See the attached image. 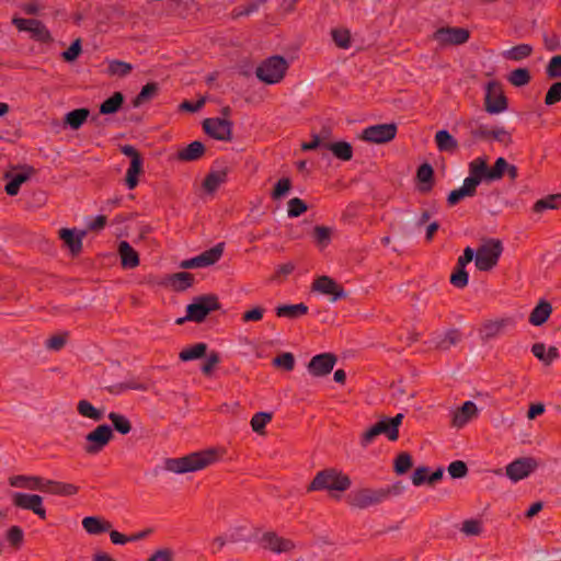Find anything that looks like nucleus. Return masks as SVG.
Here are the masks:
<instances>
[{
	"label": "nucleus",
	"instance_id": "13d9d810",
	"mask_svg": "<svg viewBox=\"0 0 561 561\" xmlns=\"http://www.w3.org/2000/svg\"><path fill=\"white\" fill-rule=\"evenodd\" d=\"M469 275L466 267L457 266L450 275V284L456 288H465L468 285Z\"/></svg>",
	"mask_w": 561,
	"mask_h": 561
},
{
	"label": "nucleus",
	"instance_id": "9d476101",
	"mask_svg": "<svg viewBox=\"0 0 561 561\" xmlns=\"http://www.w3.org/2000/svg\"><path fill=\"white\" fill-rule=\"evenodd\" d=\"M484 107L490 114H499L507 110V98L500 82L490 81L486 83Z\"/></svg>",
	"mask_w": 561,
	"mask_h": 561
},
{
	"label": "nucleus",
	"instance_id": "a18cd8bd",
	"mask_svg": "<svg viewBox=\"0 0 561 561\" xmlns=\"http://www.w3.org/2000/svg\"><path fill=\"white\" fill-rule=\"evenodd\" d=\"M462 339V334L458 329L448 330L445 335L437 342L436 347L442 351H448L451 346L457 345Z\"/></svg>",
	"mask_w": 561,
	"mask_h": 561
},
{
	"label": "nucleus",
	"instance_id": "5701e85b",
	"mask_svg": "<svg viewBox=\"0 0 561 561\" xmlns=\"http://www.w3.org/2000/svg\"><path fill=\"white\" fill-rule=\"evenodd\" d=\"M85 231L76 232L75 229L62 228L59 230V237L65 242L72 255H78L82 251V239Z\"/></svg>",
	"mask_w": 561,
	"mask_h": 561
},
{
	"label": "nucleus",
	"instance_id": "6ab92c4d",
	"mask_svg": "<svg viewBox=\"0 0 561 561\" xmlns=\"http://www.w3.org/2000/svg\"><path fill=\"white\" fill-rule=\"evenodd\" d=\"M20 169V172H7L4 175L5 179H10L4 187V191L9 196H15L19 193L21 185L35 173V169L31 165H22Z\"/></svg>",
	"mask_w": 561,
	"mask_h": 561
},
{
	"label": "nucleus",
	"instance_id": "473e14b6",
	"mask_svg": "<svg viewBox=\"0 0 561 561\" xmlns=\"http://www.w3.org/2000/svg\"><path fill=\"white\" fill-rule=\"evenodd\" d=\"M323 148L330 150L333 156L342 161H350L353 158L352 145L347 141L327 142Z\"/></svg>",
	"mask_w": 561,
	"mask_h": 561
},
{
	"label": "nucleus",
	"instance_id": "09e8293b",
	"mask_svg": "<svg viewBox=\"0 0 561 561\" xmlns=\"http://www.w3.org/2000/svg\"><path fill=\"white\" fill-rule=\"evenodd\" d=\"M133 70V66L129 62L122 60H111L107 67V73L110 76L126 77Z\"/></svg>",
	"mask_w": 561,
	"mask_h": 561
},
{
	"label": "nucleus",
	"instance_id": "4be33fe9",
	"mask_svg": "<svg viewBox=\"0 0 561 561\" xmlns=\"http://www.w3.org/2000/svg\"><path fill=\"white\" fill-rule=\"evenodd\" d=\"M478 414V408L474 402L466 401L460 408H458L451 420V425L457 428L465 426L470 420Z\"/></svg>",
	"mask_w": 561,
	"mask_h": 561
},
{
	"label": "nucleus",
	"instance_id": "393cba45",
	"mask_svg": "<svg viewBox=\"0 0 561 561\" xmlns=\"http://www.w3.org/2000/svg\"><path fill=\"white\" fill-rule=\"evenodd\" d=\"M118 254L123 268H135L139 265V255L127 241L119 242Z\"/></svg>",
	"mask_w": 561,
	"mask_h": 561
},
{
	"label": "nucleus",
	"instance_id": "69168bd1",
	"mask_svg": "<svg viewBox=\"0 0 561 561\" xmlns=\"http://www.w3.org/2000/svg\"><path fill=\"white\" fill-rule=\"evenodd\" d=\"M82 46H81V39L77 38L75 39L71 45L66 49L61 56L65 61L71 62L75 61L81 54Z\"/></svg>",
	"mask_w": 561,
	"mask_h": 561
},
{
	"label": "nucleus",
	"instance_id": "7ed1b4c3",
	"mask_svg": "<svg viewBox=\"0 0 561 561\" xmlns=\"http://www.w3.org/2000/svg\"><path fill=\"white\" fill-rule=\"evenodd\" d=\"M352 485L351 478L336 468L323 469L314 476L307 486V492L314 491H339L345 492Z\"/></svg>",
	"mask_w": 561,
	"mask_h": 561
},
{
	"label": "nucleus",
	"instance_id": "f3484780",
	"mask_svg": "<svg viewBox=\"0 0 561 561\" xmlns=\"http://www.w3.org/2000/svg\"><path fill=\"white\" fill-rule=\"evenodd\" d=\"M261 547L274 553L289 552L295 549L290 539L278 536L275 531H265L259 540Z\"/></svg>",
	"mask_w": 561,
	"mask_h": 561
},
{
	"label": "nucleus",
	"instance_id": "338daca9",
	"mask_svg": "<svg viewBox=\"0 0 561 561\" xmlns=\"http://www.w3.org/2000/svg\"><path fill=\"white\" fill-rule=\"evenodd\" d=\"M561 101V81L554 82L546 93L545 104L548 106L554 105Z\"/></svg>",
	"mask_w": 561,
	"mask_h": 561
},
{
	"label": "nucleus",
	"instance_id": "4d7b16f0",
	"mask_svg": "<svg viewBox=\"0 0 561 561\" xmlns=\"http://www.w3.org/2000/svg\"><path fill=\"white\" fill-rule=\"evenodd\" d=\"M291 190V181L289 178L279 179L271 193V197L274 201L283 198L285 195L289 193Z\"/></svg>",
	"mask_w": 561,
	"mask_h": 561
},
{
	"label": "nucleus",
	"instance_id": "f704fd0d",
	"mask_svg": "<svg viewBox=\"0 0 561 561\" xmlns=\"http://www.w3.org/2000/svg\"><path fill=\"white\" fill-rule=\"evenodd\" d=\"M205 153V146L203 142L195 140L188 144L184 149L179 151V159L182 161H196Z\"/></svg>",
	"mask_w": 561,
	"mask_h": 561
},
{
	"label": "nucleus",
	"instance_id": "ddd939ff",
	"mask_svg": "<svg viewBox=\"0 0 561 561\" xmlns=\"http://www.w3.org/2000/svg\"><path fill=\"white\" fill-rule=\"evenodd\" d=\"M233 123L228 118H205L204 131L216 140L230 141L232 139Z\"/></svg>",
	"mask_w": 561,
	"mask_h": 561
},
{
	"label": "nucleus",
	"instance_id": "052dcab7",
	"mask_svg": "<svg viewBox=\"0 0 561 561\" xmlns=\"http://www.w3.org/2000/svg\"><path fill=\"white\" fill-rule=\"evenodd\" d=\"M7 540L12 547L20 549L24 540L22 528L20 526H11L7 531Z\"/></svg>",
	"mask_w": 561,
	"mask_h": 561
},
{
	"label": "nucleus",
	"instance_id": "49530a36",
	"mask_svg": "<svg viewBox=\"0 0 561 561\" xmlns=\"http://www.w3.org/2000/svg\"><path fill=\"white\" fill-rule=\"evenodd\" d=\"M111 394H121L127 390H146V386L136 380L107 386L105 388Z\"/></svg>",
	"mask_w": 561,
	"mask_h": 561
},
{
	"label": "nucleus",
	"instance_id": "f03ea898",
	"mask_svg": "<svg viewBox=\"0 0 561 561\" xmlns=\"http://www.w3.org/2000/svg\"><path fill=\"white\" fill-rule=\"evenodd\" d=\"M217 460L215 449H206L202 451L191 453L179 458H167L164 460V469L174 473H187L202 470Z\"/></svg>",
	"mask_w": 561,
	"mask_h": 561
},
{
	"label": "nucleus",
	"instance_id": "aec40b11",
	"mask_svg": "<svg viewBox=\"0 0 561 561\" xmlns=\"http://www.w3.org/2000/svg\"><path fill=\"white\" fill-rule=\"evenodd\" d=\"M514 322L511 318H503L499 320L485 321L479 329L480 339L483 342L495 339L504 332V329L508 325H513Z\"/></svg>",
	"mask_w": 561,
	"mask_h": 561
},
{
	"label": "nucleus",
	"instance_id": "a878e982",
	"mask_svg": "<svg viewBox=\"0 0 561 561\" xmlns=\"http://www.w3.org/2000/svg\"><path fill=\"white\" fill-rule=\"evenodd\" d=\"M229 173L228 168L220 170H210L203 181V187L208 193H214L217 188L227 181Z\"/></svg>",
	"mask_w": 561,
	"mask_h": 561
},
{
	"label": "nucleus",
	"instance_id": "58836bf2",
	"mask_svg": "<svg viewBox=\"0 0 561 561\" xmlns=\"http://www.w3.org/2000/svg\"><path fill=\"white\" fill-rule=\"evenodd\" d=\"M561 207V194H550L543 198L538 199L534 206L533 211L541 214L548 209H558Z\"/></svg>",
	"mask_w": 561,
	"mask_h": 561
},
{
	"label": "nucleus",
	"instance_id": "c756f323",
	"mask_svg": "<svg viewBox=\"0 0 561 561\" xmlns=\"http://www.w3.org/2000/svg\"><path fill=\"white\" fill-rule=\"evenodd\" d=\"M435 142L440 152L454 153L458 149V142L454 136L446 129L438 130L435 134Z\"/></svg>",
	"mask_w": 561,
	"mask_h": 561
},
{
	"label": "nucleus",
	"instance_id": "a211bd4d",
	"mask_svg": "<svg viewBox=\"0 0 561 561\" xmlns=\"http://www.w3.org/2000/svg\"><path fill=\"white\" fill-rule=\"evenodd\" d=\"M312 289L323 295H331L332 301L346 298L344 288L329 276H320L312 283Z\"/></svg>",
	"mask_w": 561,
	"mask_h": 561
},
{
	"label": "nucleus",
	"instance_id": "1a4fd4ad",
	"mask_svg": "<svg viewBox=\"0 0 561 561\" xmlns=\"http://www.w3.org/2000/svg\"><path fill=\"white\" fill-rule=\"evenodd\" d=\"M12 24L20 32L31 33V38L36 42L49 43L53 41L50 32L41 20L14 16L12 19Z\"/></svg>",
	"mask_w": 561,
	"mask_h": 561
},
{
	"label": "nucleus",
	"instance_id": "dca6fc26",
	"mask_svg": "<svg viewBox=\"0 0 561 561\" xmlns=\"http://www.w3.org/2000/svg\"><path fill=\"white\" fill-rule=\"evenodd\" d=\"M337 357L333 353H321L314 355L308 363V371L313 377H324L334 368Z\"/></svg>",
	"mask_w": 561,
	"mask_h": 561
},
{
	"label": "nucleus",
	"instance_id": "603ef678",
	"mask_svg": "<svg viewBox=\"0 0 561 561\" xmlns=\"http://www.w3.org/2000/svg\"><path fill=\"white\" fill-rule=\"evenodd\" d=\"M531 76L527 68H517L510 73L508 81L515 87H523L530 82Z\"/></svg>",
	"mask_w": 561,
	"mask_h": 561
},
{
	"label": "nucleus",
	"instance_id": "864d4df0",
	"mask_svg": "<svg viewBox=\"0 0 561 561\" xmlns=\"http://www.w3.org/2000/svg\"><path fill=\"white\" fill-rule=\"evenodd\" d=\"M331 35L337 47L343 49L351 47V33L347 28H333Z\"/></svg>",
	"mask_w": 561,
	"mask_h": 561
},
{
	"label": "nucleus",
	"instance_id": "2eb2a0df",
	"mask_svg": "<svg viewBox=\"0 0 561 561\" xmlns=\"http://www.w3.org/2000/svg\"><path fill=\"white\" fill-rule=\"evenodd\" d=\"M14 506L32 511L41 519H46V510L43 506V497L38 494L15 492L12 496Z\"/></svg>",
	"mask_w": 561,
	"mask_h": 561
},
{
	"label": "nucleus",
	"instance_id": "9b49d317",
	"mask_svg": "<svg viewBox=\"0 0 561 561\" xmlns=\"http://www.w3.org/2000/svg\"><path fill=\"white\" fill-rule=\"evenodd\" d=\"M432 38L442 47L462 45L470 38V32L465 27L443 26L433 33Z\"/></svg>",
	"mask_w": 561,
	"mask_h": 561
},
{
	"label": "nucleus",
	"instance_id": "de8ad7c7",
	"mask_svg": "<svg viewBox=\"0 0 561 561\" xmlns=\"http://www.w3.org/2000/svg\"><path fill=\"white\" fill-rule=\"evenodd\" d=\"M489 167L485 160L478 158L469 164L470 176L476 178L481 182L483 179L488 181Z\"/></svg>",
	"mask_w": 561,
	"mask_h": 561
},
{
	"label": "nucleus",
	"instance_id": "c9c22d12",
	"mask_svg": "<svg viewBox=\"0 0 561 561\" xmlns=\"http://www.w3.org/2000/svg\"><path fill=\"white\" fill-rule=\"evenodd\" d=\"M125 96L122 92H114L108 99L101 103L100 114L110 115L117 113L122 108Z\"/></svg>",
	"mask_w": 561,
	"mask_h": 561
},
{
	"label": "nucleus",
	"instance_id": "6e6d98bb",
	"mask_svg": "<svg viewBox=\"0 0 561 561\" xmlns=\"http://www.w3.org/2000/svg\"><path fill=\"white\" fill-rule=\"evenodd\" d=\"M287 206V214L290 218H297L308 210V205L299 197L289 199Z\"/></svg>",
	"mask_w": 561,
	"mask_h": 561
},
{
	"label": "nucleus",
	"instance_id": "423d86ee",
	"mask_svg": "<svg viewBox=\"0 0 561 561\" xmlns=\"http://www.w3.org/2000/svg\"><path fill=\"white\" fill-rule=\"evenodd\" d=\"M221 308L219 298L215 294L201 295L194 298L186 307V319L197 323L203 322L206 317Z\"/></svg>",
	"mask_w": 561,
	"mask_h": 561
},
{
	"label": "nucleus",
	"instance_id": "0e129e2a",
	"mask_svg": "<svg viewBox=\"0 0 561 561\" xmlns=\"http://www.w3.org/2000/svg\"><path fill=\"white\" fill-rule=\"evenodd\" d=\"M227 537L228 541L231 543L247 542L250 540V537L247 534L245 526H237L231 528Z\"/></svg>",
	"mask_w": 561,
	"mask_h": 561
},
{
	"label": "nucleus",
	"instance_id": "2f4dec72",
	"mask_svg": "<svg viewBox=\"0 0 561 561\" xmlns=\"http://www.w3.org/2000/svg\"><path fill=\"white\" fill-rule=\"evenodd\" d=\"M416 179L421 183L420 192L427 193L434 185V169L430 163H423L417 168Z\"/></svg>",
	"mask_w": 561,
	"mask_h": 561
},
{
	"label": "nucleus",
	"instance_id": "39448f33",
	"mask_svg": "<svg viewBox=\"0 0 561 561\" xmlns=\"http://www.w3.org/2000/svg\"><path fill=\"white\" fill-rule=\"evenodd\" d=\"M503 252V244L500 239L490 238L476 251V267L479 271L488 272L497 265Z\"/></svg>",
	"mask_w": 561,
	"mask_h": 561
},
{
	"label": "nucleus",
	"instance_id": "37998d69",
	"mask_svg": "<svg viewBox=\"0 0 561 561\" xmlns=\"http://www.w3.org/2000/svg\"><path fill=\"white\" fill-rule=\"evenodd\" d=\"M107 417L112 422L113 431H116L121 435H127L130 433L131 423L127 416L117 412H110Z\"/></svg>",
	"mask_w": 561,
	"mask_h": 561
},
{
	"label": "nucleus",
	"instance_id": "8fccbe9b",
	"mask_svg": "<svg viewBox=\"0 0 561 561\" xmlns=\"http://www.w3.org/2000/svg\"><path fill=\"white\" fill-rule=\"evenodd\" d=\"M467 126L470 128V135L473 139L491 140V129L476 121H470Z\"/></svg>",
	"mask_w": 561,
	"mask_h": 561
},
{
	"label": "nucleus",
	"instance_id": "7c9ffc66",
	"mask_svg": "<svg viewBox=\"0 0 561 561\" xmlns=\"http://www.w3.org/2000/svg\"><path fill=\"white\" fill-rule=\"evenodd\" d=\"M275 313L279 318L298 319L308 313V306L304 302L296 305H279L275 308Z\"/></svg>",
	"mask_w": 561,
	"mask_h": 561
},
{
	"label": "nucleus",
	"instance_id": "b1692460",
	"mask_svg": "<svg viewBox=\"0 0 561 561\" xmlns=\"http://www.w3.org/2000/svg\"><path fill=\"white\" fill-rule=\"evenodd\" d=\"M552 313V306L546 299H540L529 314L528 321L533 325L540 327L547 322Z\"/></svg>",
	"mask_w": 561,
	"mask_h": 561
},
{
	"label": "nucleus",
	"instance_id": "cd10ccee",
	"mask_svg": "<svg viewBox=\"0 0 561 561\" xmlns=\"http://www.w3.org/2000/svg\"><path fill=\"white\" fill-rule=\"evenodd\" d=\"M224 250L225 243L219 242L215 247L202 252L196 256L197 261L199 262V267H207L217 263L221 259Z\"/></svg>",
	"mask_w": 561,
	"mask_h": 561
},
{
	"label": "nucleus",
	"instance_id": "20e7f679",
	"mask_svg": "<svg viewBox=\"0 0 561 561\" xmlns=\"http://www.w3.org/2000/svg\"><path fill=\"white\" fill-rule=\"evenodd\" d=\"M288 67V61L283 56L274 55L257 66L255 75L260 81L275 84L284 79Z\"/></svg>",
	"mask_w": 561,
	"mask_h": 561
},
{
	"label": "nucleus",
	"instance_id": "f257e3e1",
	"mask_svg": "<svg viewBox=\"0 0 561 561\" xmlns=\"http://www.w3.org/2000/svg\"><path fill=\"white\" fill-rule=\"evenodd\" d=\"M404 491L402 482L398 481L391 485L380 489L363 488L355 490L347 495V503L355 508L364 510L373 505L381 504Z\"/></svg>",
	"mask_w": 561,
	"mask_h": 561
},
{
	"label": "nucleus",
	"instance_id": "c03bdc74",
	"mask_svg": "<svg viewBox=\"0 0 561 561\" xmlns=\"http://www.w3.org/2000/svg\"><path fill=\"white\" fill-rule=\"evenodd\" d=\"M207 348L206 343H196L190 347L183 348L180 352L179 357L183 362L198 359L206 355Z\"/></svg>",
	"mask_w": 561,
	"mask_h": 561
},
{
	"label": "nucleus",
	"instance_id": "e433bc0d",
	"mask_svg": "<svg viewBox=\"0 0 561 561\" xmlns=\"http://www.w3.org/2000/svg\"><path fill=\"white\" fill-rule=\"evenodd\" d=\"M168 280L175 291H184L192 287L194 283V276L188 272H179L170 275Z\"/></svg>",
	"mask_w": 561,
	"mask_h": 561
},
{
	"label": "nucleus",
	"instance_id": "0eeeda50",
	"mask_svg": "<svg viewBox=\"0 0 561 561\" xmlns=\"http://www.w3.org/2000/svg\"><path fill=\"white\" fill-rule=\"evenodd\" d=\"M121 152L130 158L129 168L125 176V184L129 190H134L139 183L138 176L144 173V158L131 145L121 146Z\"/></svg>",
	"mask_w": 561,
	"mask_h": 561
},
{
	"label": "nucleus",
	"instance_id": "c85d7f7f",
	"mask_svg": "<svg viewBox=\"0 0 561 561\" xmlns=\"http://www.w3.org/2000/svg\"><path fill=\"white\" fill-rule=\"evenodd\" d=\"M82 526L88 534L99 535L110 531L112 524L98 516H87L82 519Z\"/></svg>",
	"mask_w": 561,
	"mask_h": 561
},
{
	"label": "nucleus",
	"instance_id": "4468645a",
	"mask_svg": "<svg viewBox=\"0 0 561 561\" xmlns=\"http://www.w3.org/2000/svg\"><path fill=\"white\" fill-rule=\"evenodd\" d=\"M538 467V462L533 457H520L506 466V476L514 482L527 478Z\"/></svg>",
	"mask_w": 561,
	"mask_h": 561
},
{
	"label": "nucleus",
	"instance_id": "bf43d9fd",
	"mask_svg": "<svg viewBox=\"0 0 561 561\" xmlns=\"http://www.w3.org/2000/svg\"><path fill=\"white\" fill-rule=\"evenodd\" d=\"M507 168V161L505 158L500 157L495 160V163L492 168H489L488 171V181H496L503 178L505 173V169Z\"/></svg>",
	"mask_w": 561,
	"mask_h": 561
},
{
	"label": "nucleus",
	"instance_id": "ea45409f",
	"mask_svg": "<svg viewBox=\"0 0 561 561\" xmlns=\"http://www.w3.org/2000/svg\"><path fill=\"white\" fill-rule=\"evenodd\" d=\"M77 411L81 416L93 420L95 422L102 421L104 417L103 411L96 409L88 400H80L77 404Z\"/></svg>",
	"mask_w": 561,
	"mask_h": 561
},
{
	"label": "nucleus",
	"instance_id": "412c9836",
	"mask_svg": "<svg viewBox=\"0 0 561 561\" xmlns=\"http://www.w3.org/2000/svg\"><path fill=\"white\" fill-rule=\"evenodd\" d=\"M41 492L58 496H72L79 492V486L72 483L44 479Z\"/></svg>",
	"mask_w": 561,
	"mask_h": 561
},
{
	"label": "nucleus",
	"instance_id": "6e6552de",
	"mask_svg": "<svg viewBox=\"0 0 561 561\" xmlns=\"http://www.w3.org/2000/svg\"><path fill=\"white\" fill-rule=\"evenodd\" d=\"M113 430L107 424L96 426L85 436L87 444L84 451L89 455H96L104 449V447L113 439Z\"/></svg>",
	"mask_w": 561,
	"mask_h": 561
},
{
	"label": "nucleus",
	"instance_id": "a19ab883",
	"mask_svg": "<svg viewBox=\"0 0 561 561\" xmlns=\"http://www.w3.org/2000/svg\"><path fill=\"white\" fill-rule=\"evenodd\" d=\"M533 46L529 44H518L505 50L502 55L507 60L520 61L528 58L533 54Z\"/></svg>",
	"mask_w": 561,
	"mask_h": 561
},
{
	"label": "nucleus",
	"instance_id": "bb28decb",
	"mask_svg": "<svg viewBox=\"0 0 561 561\" xmlns=\"http://www.w3.org/2000/svg\"><path fill=\"white\" fill-rule=\"evenodd\" d=\"M44 478L39 476L18 474L9 479V483L14 488H24L41 491Z\"/></svg>",
	"mask_w": 561,
	"mask_h": 561
},
{
	"label": "nucleus",
	"instance_id": "72a5a7b5",
	"mask_svg": "<svg viewBox=\"0 0 561 561\" xmlns=\"http://www.w3.org/2000/svg\"><path fill=\"white\" fill-rule=\"evenodd\" d=\"M90 116V110L87 107L76 108L73 111L68 112L65 115L64 123L65 125L70 126L72 129H79Z\"/></svg>",
	"mask_w": 561,
	"mask_h": 561
},
{
	"label": "nucleus",
	"instance_id": "4c0bfd02",
	"mask_svg": "<svg viewBox=\"0 0 561 561\" xmlns=\"http://www.w3.org/2000/svg\"><path fill=\"white\" fill-rule=\"evenodd\" d=\"M159 92V84L157 82H148L145 84L140 92L135 96V99L131 101V104L134 107H139L144 103L152 100L158 95Z\"/></svg>",
	"mask_w": 561,
	"mask_h": 561
},
{
	"label": "nucleus",
	"instance_id": "3c124183",
	"mask_svg": "<svg viewBox=\"0 0 561 561\" xmlns=\"http://www.w3.org/2000/svg\"><path fill=\"white\" fill-rule=\"evenodd\" d=\"M273 414L270 412H257L251 419V427L252 431L262 434L264 433V428L266 424L272 420Z\"/></svg>",
	"mask_w": 561,
	"mask_h": 561
},
{
	"label": "nucleus",
	"instance_id": "774afa93",
	"mask_svg": "<svg viewBox=\"0 0 561 561\" xmlns=\"http://www.w3.org/2000/svg\"><path fill=\"white\" fill-rule=\"evenodd\" d=\"M548 78L556 79L561 77V55L553 56L546 67Z\"/></svg>",
	"mask_w": 561,
	"mask_h": 561
},
{
	"label": "nucleus",
	"instance_id": "680f3d73",
	"mask_svg": "<svg viewBox=\"0 0 561 561\" xmlns=\"http://www.w3.org/2000/svg\"><path fill=\"white\" fill-rule=\"evenodd\" d=\"M273 365L282 367L286 371H291L295 367V357L291 353H283L273 359Z\"/></svg>",
	"mask_w": 561,
	"mask_h": 561
},
{
	"label": "nucleus",
	"instance_id": "f8f14e48",
	"mask_svg": "<svg viewBox=\"0 0 561 561\" xmlns=\"http://www.w3.org/2000/svg\"><path fill=\"white\" fill-rule=\"evenodd\" d=\"M397 131L398 127L394 123L377 124L366 127L360 138L373 144H386L396 138Z\"/></svg>",
	"mask_w": 561,
	"mask_h": 561
},
{
	"label": "nucleus",
	"instance_id": "5fc2aeb1",
	"mask_svg": "<svg viewBox=\"0 0 561 561\" xmlns=\"http://www.w3.org/2000/svg\"><path fill=\"white\" fill-rule=\"evenodd\" d=\"M412 457L409 453H400L394 459L393 470L397 474H404L412 467Z\"/></svg>",
	"mask_w": 561,
	"mask_h": 561
},
{
	"label": "nucleus",
	"instance_id": "e2e57ef3",
	"mask_svg": "<svg viewBox=\"0 0 561 561\" xmlns=\"http://www.w3.org/2000/svg\"><path fill=\"white\" fill-rule=\"evenodd\" d=\"M448 473L453 479H461L465 478L468 473V467L466 462L461 460H455L449 463Z\"/></svg>",
	"mask_w": 561,
	"mask_h": 561
},
{
	"label": "nucleus",
	"instance_id": "79ce46f5",
	"mask_svg": "<svg viewBox=\"0 0 561 561\" xmlns=\"http://www.w3.org/2000/svg\"><path fill=\"white\" fill-rule=\"evenodd\" d=\"M333 234V228L328 226H316L312 231L314 243L320 249H325L330 243Z\"/></svg>",
	"mask_w": 561,
	"mask_h": 561
}]
</instances>
